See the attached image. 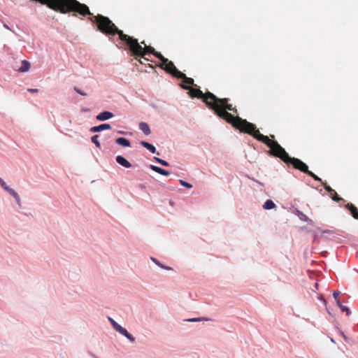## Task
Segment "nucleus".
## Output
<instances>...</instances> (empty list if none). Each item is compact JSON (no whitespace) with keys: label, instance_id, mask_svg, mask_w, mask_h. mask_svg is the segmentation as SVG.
<instances>
[{"label":"nucleus","instance_id":"9d476101","mask_svg":"<svg viewBox=\"0 0 358 358\" xmlns=\"http://www.w3.org/2000/svg\"><path fill=\"white\" fill-rule=\"evenodd\" d=\"M111 127L109 124H102L99 126L93 127L91 128L90 131L92 132H100L103 130L110 129Z\"/></svg>","mask_w":358,"mask_h":358},{"label":"nucleus","instance_id":"ddd939ff","mask_svg":"<svg viewBox=\"0 0 358 358\" xmlns=\"http://www.w3.org/2000/svg\"><path fill=\"white\" fill-rule=\"evenodd\" d=\"M115 142L118 145H122L123 147H130L131 145L130 141L128 139L123 137L117 138L115 140Z\"/></svg>","mask_w":358,"mask_h":358},{"label":"nucleus","instance_id":"f8f14e48","mask_svg":"<svg viewBox=\"0 0 358 358\" xmlns=\"http://www.w3.org/2000/svg\"><path fill=\"white\" fill-rule=\"evenodd\" d=\"M150 169L152 170H153L154 171H155L161 175H163V176H168L170 175L169 171L164 170V169H163L159 166H155V165H150Z\"/></svg>","mask_w":358,"mask_h":358},{"label":"nucleus","instance_id":"e433bc0d","mask_svg":"<svg viewBox=\"0 0 358 358\" xmlns=\"http://www.w3.org/2000/svg\"><path fill=\"white\" fill-rule=\"evenodd\" d=\"M141 44L144 45L145 46L146 45L144 41L141 42Z\"/></svg>","mask_w":358,"mask_h":358},{"label":"nucleus","instance_id":"7c9ffc66","mask_svg":"<svg viewBox=\"0 0 358 358\" xmlns=\"http://www.w3.org/2000/svg\"><path fill=\"white\" fill-rule=\"evenodd\" d=\"M339 294H340V292L338 291L334 292L333 295H334V297L336 299V301L338 300Z\"/></svg>","mask_w":358,"mask_h":358},{"label":"nucleus","instance_id":"2eb2a0df","mask_svg":"<svg viewBox=\"0 0 358 358\" xmlns=\"http://www.w3.org/2000/svg\"><path fill=\"white\" fill-rule=\"evenodd\" d=\"M30 63L27 60H23L22 62L21 66L19 69L20 72H26L28 71L30 69Z\"/></svg>","mask_w":358,"mask_h":358},{"label":"nucleus","instance_id":"f704fd0d","mask_svg":"<svg viewBox=\"0 0 358 358\" xmlns=\"http://www.w3.org/2000/svg\"><path fill=\"white\" fill-rule=\"evenodd\" d=\"M319 299L321 300L322 301H323V303L324 304H327V301H326V300L324 299V297L322 296H319Z\"/></svg>","mask_w":358,"mask_h":358},{"label":"nucleus","instance_id":"7ed1b4c3","mask_svg":"<svg viewBox=\"0 0 358 358\" xmlns=\"http://www.w3.org/2000/svg\"><path fill=\"white\" fill-rule=\"evenodd\" d=\"M120 39L126 43L132 55L136 57H143V47L140 45L136 38L124 33H120Z\"/></svg>","mask_w":358,"mask_h":358},{"label":"nucleus","instance_id":"4468645a","mask_svg":"<svg viewBox=\"0 0 358 358\" xmlns=\"http://www.w3.org/2000/svg\"><path fill=\"white\" fill-rule=\"evenodd\" d=\"M139 129L145 134L150 135L151 133L149 125L145 122H141L139 124Z\"/></svg>","mask_w":358,"mask_h":358},{"label":"nucleus","instance_id":"cd10ccee","mask_svg":"<svg viewBox=\"0 0 358 358\" xmlns=\"http://www.w3.org/2000/svg\"><path fill=\"white\" fill-rule=\"evenodd\" d=\"M154 56L160 59L161 61L164 58V57L159 52H155L154 53Z\"/></svg>","mask_w":358,"mask_h":358},{"label":"nucleus","instance_id":"dca6fc26","mask_svg":"<svg viewBox=\"0 0 358 358\" xmlns=\"http://www.w3.org/2000/svg\"><path fill=\"white\" fill-rule=\"evenodd\" d=\"M141 145L142 146H143L144 148H147L148 150H150L152 153H155L156 152V148L154 145H152V144L146 142V141H141L140 142Z\"/></svg>","mask_w":358,"mask_h":358},{"label":"nucleus","instance_id":"f03ea898","mask_svg":"<svg viewBox=\"0 0 358 358\" xmlns=\"http://www.w3.org/2000/svg\"><path fill=\"white\" fill-rule=\"evenodd\" d=\"M256 137L257 141L264 143L270 148L268 151L270 155L280 158L285 164H292L294 169L308 174L317 181L322 182V179L309 171L308 166L301 159L291 157L286 150L277 141L273 140L275 138L274 135H271V138L264 135H258Z\"/></svg>","mask_w":358,"mask_h":358},{"label":"nucleus","instance_id":"b1692460","mask_svg":"<svg viewBox=\"0 0 358 358\" xmlns=\"http://www.w3.org/2000/svg\"><path fill=\"white\" fill-rule=\"evenodd\" d=\"M155 160L162 166H168L169 165V164L164 159H159L157 157H155Z\"/></svg>","mask_w":358,"mask_h":358},{"label":"nucleus","instance_id":"72a5a7b5","mask_svg":"<svg viewBox=\"0 0 358 358\" xmlns=\"http://www.w3.org/2000/svg\"><path fill=\"white\" fill-rule=\"evenodd\" d=\"M160 267H162V268H164V269H166V270H168V271H170V270H171V269H172L171 267H169V266H164V265H162H162H160Z\"/></svg>","mask_w":358,"mask_h":358},{"label":"nucleus","instance_id":"a211bd4d","mask_svg":"<svg viewBox=\"0 0 358 358\" xmlns=\"http://www.w3.org/2000/svg\"><path fill=\"white\" fill-rule=\"evenodd\" d=\"M119 333L127 337L130 341H135V338L131 334H130L126 329L123 328Z\"/></svg>","mask_w":358,"mask_h":358},{"label":"nucleus","instance_id":"bb28decb","mask_svg":"<svg viewBox=\"0 0 358 358\" xmlns=\"http://www.w3.org/2000/svg\"><path fill=\"white\" fill-rule=\"evenodd\" d=\"M208 321L210 320L209 319H206V318H202V317H199V318H191V319H188L187 320V322H199V321Z\"/></svg>","mask_w":358,"mask_h":358},{"label":"nucleus","instance_id":"412c9836","mask_svg":"<svg viewBox=\"0 0 358 358\" xmlns=\"http://www.w3.org/2000/svg\"><path fill=\"white\" fill-rule=\"evenodd\" d=\"M178 78H181L183 80V83L187 85H194V80L191 78H187L185 74V76L182 77H177Z\"/></svg>","mask_w":358,"mask_h":358},{"label":"nucleus","instance_id":"6ab92c4d","mask_svg":"<svg viewBox=\"0 0 358 358\" xmlns=\"http://www.w3.org/2000/svg\"><path fill=\"white\" fill-rule=\"evenodd\" d=\"M155 52V50L152 47L145 45V47H143V58L145 60H148V59L145 58L144 56L148 53L152 54L154 55V53Z\"/></svg>","mask_w":358,"mask_h":358},{"label":"nucleus","instance_id":"0eeeda50","mask_svg":"<svg viewBox=\"0 0 358 358\" xmlns=\"http://www.w3.org/2000/svg\"><path fill=\"white\" fill-rule=\"evenodd\" d=\"M322 184L324 185V188L329 193L332 200L335 201H340L343 200L341 197H339L336 191L333 189L330 186L327 185L326 182H322Z\"/></svg>","mask_w":358,"mask_h":358},{"label":"nucleus","instance_id":"f257e3e1","mask_svg":"<svg viewBox=\"0 0 358 358\" xmlns=\"http://www.w3.org/2000/svg\"><path fill=\"white\" fill-rule=\"evenodd\" d=\"M229 101L228 98H218L213 93L208 94L206 97L207 106L213 110L219 117L231 124L234 128L251 135L255 139L258 135H262L254 124L238 116H234L227 111L237 113V109L232 104L229 103Z\"/></svg>","mask_w":358,"mask_h":358},{"label":"nucleus","instance_id":"9b49d317","mask_svg":"<svg viewBox=\"0 0 358 358\" xmlns=\"http://www.w3.org/2000/svg\"><path fill=\"white\" fill-rule=\"evenodd\" d=\"M345 208L348 209L354 218L358 220V209L352 203H348L345 205Z\"/></svg>","mask_w":358,"mask_h":358},{"label":"nucleus","instance_id":"f3484780","mask_svg":"<svg viewBox=\"0 0 358 358\" xmlns=\"http://www.w3.org/2000/svg\"><path fill=\"white\" fill-rule=\"evenodd\" d=\"M275 207V204L271 199L266 200L263 206V208L266 210H271V209L274 208Z\"/></svg>","mask_w":358,"mask_h":358},{"label":"nucleus","instance_id":"4c0bfd02","mask_svg":"<svg viewBox=\"0 0 358 358\" xmlns=\"http://www.w3.org/2000/svg\"><path fill=\"white\" fill-rule=\"evenodd\" d=\"M317 286H318V284L315 283V287H317Z\"/></svg>","mask_w":358,"mask_h":358},{"label":"nucleus","instance_id":"20e7f679","mask_svg":"<svg viewBox=\"0 0 358 358\" xmlns=\"http://www.w3.org/2000/svg\"><path fill=\"white\" fill-rule=\"evenodd\" d=\"M180 86L182 88L189 90V94L190 96L196 97L198 99H202V101L207 106L206 97H207V94L210 93V92L203 93V92L201 90H200L199 89L194 88V87H189L188 85H185L184 84H181Z\"/></svg>","mask_w":358,"mask_h":358},{"label":"nucleus","instance_id":"c756f323","mask_svg":"<svg viewBox=\"0 0 358 358\" xmlns=\"http://www.w3.org/2000/svg\"><path fill=\"white\" fill-rule=\"evenodd\" d=\"M74 90H75L77 93L80 94V95H82V96H86V95H87V94H86V93H85L84 92H83L82 90H80L79 88H78L77 87H74Z\"/></svg>","mask_w":358,"mask_h":358},{"label":"nucleus","instance_id":"1a4fd4ad","mask_svg":"<svg viewBox=\"0 0 358 358\" xmlns=\"http://www.w3.org/2000/svg\"><path fill=\"white\" fill-rule=\"evenodd\" d=\"M116 162L125 168H130L131 166V163L127 159H125L124 157L121 155H118L116 157Z\"/></svg>","mask_w":358,"mask_h":358},{"label":"nucleus","instance_id":"39448f33","mask_svg":"<svg viewBox=\"0 0 358 358\" xmlns=\"http://www.w3.org/2000/svg\"><path fill=\"white\" fill-rule=\"evenodd\" d=\"M0 185L2 187L3 189H4L7 192H8L11 196H13L17 203L20 206L21 205V201L20 196L12 188H10L7 184L4 182V180L0 178Z\"/></svg>","mask_w":358,"mask_h":358},{"label":"nucleus","instance_id":"5701e85b","mask_svg":"<svg viewBox=\"0 0 358 358\" xmlns=\"http://www.w3.org/2000/svg\"><path fill=\"white\" fill-rule=\"evenodd\" d=\"M296 215H298V217H299L300 220H301L303 221L308 220V217L305 214H303L302 212H301L299 210H296Z\"/></svg>","mask_w":358,"mask_h":358},{"label":"nucleus","instance_id":"2f4dec72","mask_svg":"<svg viewBox=\"0 0 358 358\" xmlns=\"http://www.w3.org/2000/svg\"><path fill=\"white\" fill-rule=\"evenodd\" d=\"M151 259H152V261L153 262H155L157 265H158V266H160V265H162V264H160V263H159V262L156 259H155V258L152 257V258H151Z\"/></svg>","mask_w":358,"mask_h":358},{"label":"nucleus","instance_id":"473e14b6","mask_svg":"<svg viewBox=\"0 0 358 358\" xmlns=\"http://www.w3.org/2000/svg\"><path fill=\"white\" fill-rule=\"evenodd\" d=\"M28 91L31 93H36L38 92V89H28Z\"/></svg>","mask_w":358,"mask_h":358},{"label":"nucleus","instance_id":"c85d7f7f","mask_svg":"<svg viewBox=\"0 0 358 358\" xmlns=\"http://www.w3.org/2000/svg\"><path fill=\"white\" fill-rule=\"evenodd\" d=\"M340 308H341V310L343 312H346V313H347V315H349V313H350V310H349V308H348V307H346V306H345L342 305V306H341Z\"/></svg>","mask_w":358,"mask_h":358},{"label":"nucleus","instance_id":"393cba45","mask_svg":"<svg viewBox=\"0 0 358 358\" xmlns=\"http://www.w3.org/2000/svg\"><path fill=\"white\" fill-rule=\"evenodd\" d=\"M180 183L182 186H183L186 188L190 189L192 187V185L190 183H189L186 181H184L182 180H180Z\"/></svg>","mask_w":358,"mask_h":358},{"label":"nucleus","instance_id":"6e6552de","mask_svg":"<svg viewBox=\"0 0 358 358\" xmlns=\"http://www.w3.org/2000/svg\"><path fill=\"white\" fill-rule=\"evenodd\" d=\"M113 117V114L109 111H103L96 116V120L99 121H105Z\"/></svg>","mask_w":358,"mask_h":358},{"label":"nucleus","instance_id":"c9c22d12","mask_svg":"<svg viewBox=\"0 0 358 358\" xmlns=\"http://www.w3.org/2000/svg\"><path fill=\"white\" fill-rule=\"evenodd\" d=\"M336 303H337V305L339 306V308L341 307V306H342V304L339 300H337Z\"/></svg>","mask_w":358,"mask_h":358},{"label":"nucleus","instance_id":"a878e982","mask_svg":"<svg viewBox=\"0 0 358 358\" xmlns=\"http://www.w3.org/2000/svg\"><path fill=\"white\" fill-rule=\"evenodd\" d=\"M171 61H169L168 59L166 58H164L162 60V64L160 65H159V66L164 69V66H166V65H168V63H169Z\"/></svg>","mask_w":358,"mask_h":358},{"label":"nucleus","instance_id":"aec40b11","mask_svg":"<svg viewBox=\"0 0 358 358\" xmlns=\"http://www.w3.org/2000/svg\"><path fill=\"white\" fill-rule=\"evenodd\" d=\"M108 320L110 322L113 327L117 331V332L121 331V330L123 329L122 327H121L120 324H118L113 318L108 317Z\"/></svg>","mask_w":358,"mask_h":358},{"label":"nucleus","instance_id":"423d86ee","mask_svg":"<svg viewBox=\"0 0 358 358\" xmlns=\"http://www.w3.org/2000/svg\"><path fill=\"white\" fill-rule=\"evenodd\" d=\"M164 69L168 73L173 75L174 77L177 78L185 76V73L178 71L171 61L169 63H168V65L164 66Z\"/></svg>","mask_w":358,"mask_h":358},{"label":"nucleus","instance_id":"4be33fe9","mask_svg":"<svg viewBox=\"0 0 358 358\" xmlns=\"http://www.w3.org/2000/svg\"><path fill=\"white\" fill-rule=\"evenodd\" d=\"M98 138H99V136L98 135H94L92 137V141L95 144L96 147V148H100L101 147V144L98 140Z\"/></svg>","mask_w":358,"mask_h":358}]
</instances>
